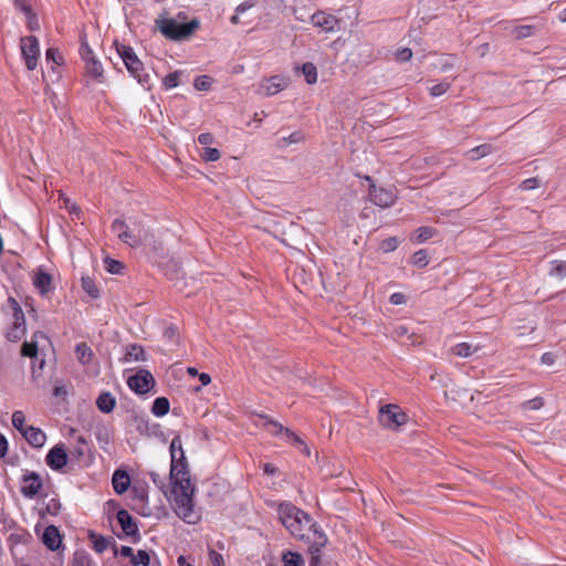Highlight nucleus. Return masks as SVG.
Listing matches in <instances>:
<instances>
[{"instance_id":"obj_52","label":"nucleus","mask_w":566,"mask_h":566,"mask_svg":"<svg viewBox=\"0 0 566 566\" xmlns=\"http://www.w3.org/2000/svg\"><path fill=\"white\" fill-rule=\"evenodd\" d=\"M537 187H538V180L536 178L525 179L521 184V189H523V190H532V189H535Z\"/></svg>"},{"instance_id":"obj_32","label":"nucleus","mask_w":566,"mask_h":566,"mask_svg":"<svg viewBox=\"0 0 566 566\" xmlns=\"http://www.w3.org/2000/svg\"><path fill=\"white\" fill-rule=\"evenodd\" d=\"M534 34V27L532 25H517L512 29V35L515 39H525Z\"/></svg>"},{"instance_id":"obj_29","label":"nucleus","mask_w":566,"mask_h":566,"mask_svg":"<svg viewBox=\"0 0 566 566\" xmlns=\"http://www.w3.org/2000/svg\"><path fill=\"white\" fill-rule=\"evenodd\" d=\"M12 426L17 429L22 436L25 432V429L30 428V426L25 424V416L23 411L17 410L12 413Z\"/></svg>"},{"instance_id":"obj_54","label":"nucleus","mask_w":566,"mask_h":566,"mask_svg":"<svg viewBox=\"0 0 566 566\" xmlns=\"http://www.w3.org/2000/svg\"><path fill=\"white\" fill-rule=\"evenodd\" d=\"M254 1L252 0H248V1H244L242 3H240L237 8H235V12L237 13H241L243 14L244 12H247L248 10L252 9L254 7Z\"/></svg>"},{"instance_id":"obj_9","label":"nucleus","mask_w":566,"mask_h":566,"mask_svg":"<svg viewBox=\"0 0 566 566\" xmlns=\"http://www.w3.org/2000/svg\"><path fill=\"white\" fill-rule=\"evenodd\" d=\"M43 489L42 478L33 471H25L21 478L20 492L25 499H34Z\"/></svg>"},{"instance_id":"obj_58","label":"nucleus","mask_w":566,"mask_h":566,"mask_svg":"<svg viewBox=\"0 0 566 566\" xmlns=\"http://www.w3.org/2000/svg\"><path fill=\"white\" fill-rule=\"evenodd\" d=\"M8 451V441L3 434L0 433V458H3Z\"/></svg>"},{"instance_id":"obj_21","label":"nucleus","mask_w":566,"mask_h":566,"mask_svg":"<svg viewBox=\"0 0 566 566\" xmlns=\"http://www.w3.org/2000/svg\"><path fill=\"white\" fill-rule=\"evenodd\" d=\"M22 437L34 448H42L46 441L45 433L40 428L33 426L25 429Z\"/></svg>"},{"instance_id":"obj_34","label":"nucleus","mask_w":566,"mask_h":566,"mask_svg":"<svg viewBox=\"0 0 566 566\" xmlns=\"http://www.w3.org/2000/svg\"><path fill=\"white\" fill-rule=\"evenodd\" d=\"M144 355H145V352H144L143 347L137 344L130 345L127 350V354H126L127 360H135V361L144 360Z\"/></svg>"},{"instance_id":"obj_20","label":"nucleus","mask_w":566,"mask_h":566,"mask_svg":"<svg viewBox=\"0 0 566 566\" xmlns=\"http://www.w3.org/2000/svg\"><path fill=\"white\" fill-rule=\"evenodd\" d=\"M42 541L49 549L56 551L61 545V535L57 527L54 525L48 526L43 532Z\"/></svg>"},{"instance_id":"obj_23","label":"nucleus","mask_w":566,"mask_h":566,"mask_svg":"<svg viewBox=\"0 0 566 566\" xmlns=\"http://www.w3.org/2000/svg\"><path fill=\"white\" fill-rule=\"evenodd\" d=\"M97 408L104 412L109 413L116 405V399L111 392H103L96 400Z\"/></svg>"},{"instance_id":"obj_43","label":"nucleus","mask_w":566,"mask_h":566,"mask_svg":"<svg viewBox=\"0 0 566 566\" xmlns=\"http://www.w3.org/2000/svg\"><path fill=\"white\" fill-rule=\"evenodd\" d=\"M38 353L36 340L25 342L22 345V355L27 357H35Z\"/></svg>"},{"instance_id":"obj_61","label":"nucleus","mask_w":566,"mask_h":566,"mask_svg":"<svg viewBox=\"0 0 566 566\" xmlns=\"http://www.w3.org/2000/svg\"><path fill=\"white\" fill-rule=\"evenodd\" d=\"M56 55H57V51L55 49L46 50V53H45L46 60H52L53 62L59 64L60 62L56 60Z\"/></svg>"},{"instance_id":"obj_26","label":"nucleus","mask_w":566,"mask_h":566,"mask_svg":"<svg viewBox=\"0 0 566 566\" xmlns=\"http://www.w3.org/2000/svg\"><path fill=\"white\" fill-rule=\"evenodd\" d=\"M283 566H305L304 558L300 553L286 551L282 554Z\"/></svg>"},{"instance_id":"obj_16","label":"nucleus","mask_w":566,"mask_h":566,"mask_svg":"<svg viewBox=\"0 0 566 566\" xmlns=\"http://www.w3.org/2000/svg\"><path fill=\"white\" fill-rule=\"evenodd\" d=\"M265 419V423L264 426L266 427V429L273 433V434H281V433H284L289 441L294 443V444H300L303 447L304 451L310 454L308 452V449L307 447L305 446V443L292 431H290L289 429L284 428L281 423L279 422H275L273 420H270L268 419L266 417H263Z\"/></svg>"},{"instance_id":"obj_18","label":"nucleus","mask_w":566,"mask_h":566,"mask_svg":"<svg viewBox=\"0 0 566 566\" xmlns=\"http://www.w3.org/2000/svg\"><path fill=\"white\" fill-rule=\"evenodd\" d=\"M92 54V51L88 46L82 52L83 57L86 61V71L95 78H101L103 76V65L99 61H97L94 56H88Z\"/></svg>"},{"instance_id":"obj_50","label":"nucleus","mask_w":566,"mask_h":566,"mask_svg":"<svg viewBox=\"0 0 566 566\" xmlns=\"http://www.w3.org/2000/svg\"><path fill=\"white\" fill-rule=\"evenodd\" d=\"M398 247V241L396 238H388L382 241L381 249L386 252L394 251Z\"/></svg>"},{"instance_id":"obj_31","label":"nucleus","mask_w":566,"mask_h":566,"mask_svg":"<svg viewBox=\"0 0 566 566\" xmlns=\"http://www.w3.org/2000/svg\"><path fill=\"white\" fill-rule=\"evenodd\" d=\"M82 287L91 297L97 298L99 296V291L91 277H82Z\"/></svg>"},{"instance_id":"obj_39","label":"nucleus","mask_w":566,"mask_h":566,"mask_svg":"<svg viewBox=\"0 0 566 566\" xmlns=\"http://www.w3.org/2000/svg\"><path fill=\"white\" fill-rule=\"evenodd\" d=\"M450 86H451V84L447 81L438 83L430 87V95L432 97H439V96L443 95L444 93H447L448 90L450 88Z\"/></svg>"},{"instance_id":"obj_63","label":"nucleus","mask_w":566,"mask_h":566,"mask_svg":"<svg viewBox=\"0 0 566 566\" xmlns=\"http://www.w3.org/2000/svg\"><path fill=\"white\" fill-rule=\"evenodd\" d=\"M199 380L202 386H207L208 384H210L211 377L208 374L202 373L199 375Z\"/></svg>"},{"instance_id":"obj_19","label":"nucleus","mask_w":566,"mask_h":566,"mask_svg":"<svg viewBox=\"0 0 566 566\" xmlns=\"http://www.w3.org/2000/svg\"><path fill=\"white\" fill-rule=\"evenodd\" d=\"M112 484L117 494H124L130 485V476L126 471L116 470L113 473Z\"/></svg>"},{"instance_id":"obj_27","label":"nucleus","mask_w":566,"mask_h":566,"mask_svg":"<svg viewBox=\"0 0 566 566\" xmlns=\"http://www.w3.org/2000/svg\"><path fill=\"white\" fill-rule=\"evenodd\" d=\"M492 151H493V148L491 145L483 144V145H480V146H476V147L470 149L467 153V156L471 160H478L480 158H483V157L490 155Z\"/></svg>"},{"instance_id":"obj_40","label":"nucleus","mask_w":566,"mask_h":566,"mask_svg":"<svg viewBox=\"0 0 566 566\" xmlns=\"http://www.w3.org/2000/svg\"><path fill=\"white\" fill-rule=\"evenodd\" d=\"M104 265H105L106 271L112 274H118V273H120V271L123 269V264L119 261H116L111 258H106L104 260Z\"/></svg>"},{"instance_id":"obj_49","label":"nucleus","mask_w":566,"mask_h":566,"mask_svg":"<svg viewBox=\"0 0 566 566\" xmlns=\"http://www.w3.org/2000/svg\"><path fill=\"white\" fill-rule=\"evenodd\" d=\"M209 559L213 566H224L223 556L216 551L209 552Z\"/></svg>"},{"instance_id":"obj_36","label":"nucleus","mask_w":566,"mask_h":566,"mask_svg":"<svg viewBox=\"0 0 566 566\" xmlns=\"http://www.w3.org/2000/svg\"><path fill=\"white\" fill-rule=\"evenodd\" d=\"M436 234V230L431 227H420L416 230V239L418 242H424Z\"/></svg>"},{"instance_id":"obj_6","label":"nucleus","mask_w":566,"mask_h":566,"mask_svg":"<svg viewBox=\"0 0 566 566\" xmlns=\"http://www.w3.org/2000/svg\"><path fill=\"white\" fill-rule=\"evenodd\" d=\"M408 416L400 409L399 406L394 403L385 405L379 410V422L381 426L397 430L400 426L407 422Z\"/></svg>"},{"instance_id":"obj_41","label":"nucleus","mask_w":566,"mask_h":566,"mask_svg":"<svg viewBox=\"0 0 566 566\" xmlns=\"http://www.w3.org/2000/svg\"><path fill=\"white\" fill-rule=\"evenodd\" d=\"M303 139H304V135L302 132H294V133L290 134L287 137H283L282 139H280L279 143L281 146H286L290 144L301 143Z\"/></svg>"},{"instance_id":"obj_55","label":"nucleus","mask_w":566,"mask_h":566,"mask_svg":"<svg viewBox=\"0 0 566 566\" xmlns=\"http://www.w3.org/2000/svg\"><path fill=\"white\" fill-rule=\"evenodd\" d=\"M389 301L394 305H400L406 302V296L402 293H394L390 295Z\"/></svg>"},{"instance_id":"obj_57","label":"nucleus","mask_w":566,"mask_h":566,"mask_svg":"<svg viewBox=\"0 0 566 566\" xmlns=\"http://www.w3.org/2000/svg\"><path fill=\"white\" fill-rule=\"evenodd\" d=\"M13 2L15 4V7L21 9L25 14H30L31 13V8L27 3V0H13Z\"/></svg>"},{"instance_id":"obj_59","label":"nucleus","mask_w":566,"mask_h":566,"mask_svg":"<svg viewBox=\"0 0 566 566\" xmlns=\"http://www.w3.org/2000/svg\"><path fill=\"white\" fill-rule=\"evenodd\" d=\"M119 553L124 557H130V560L133 559V556L135 554L134 549L129 546H122Z\"/></svg>"},{"instance_id":"obj_60","label":"nucleus","mask_w":566,"mask_h":566,"mask_svg":"<svg viewBox=\"0 0 566 566\" xmlns=\"http://www.w3.org/2000/svg\"><path fill=\"white\" fill-rule=\"evenodd\" d=\"M542 363L545 364V365H553L554 364V355L551 354V353H545L542 355V358H541Z\"/></svg>"},{"instance_id":"obj_22","label":"nucleus","mask_w":566,"mask_h":566,"mask_svg":"<svg viewBox=\"0 0 566 566\" xmlns=\"http://www.w3.org/2000/svg\"><path fill=\"white\" fill-rule=\"evenodd\" d=\"M117 521L126 535H134L138 532V527L128 511L119 510L117 512Z\"/></svg>"},{"instance_id":"obj_3","label":"nucleus","mask_w":566,"mask_h":566,"mask_svg":"<svg viewBox=\"0 0 566 566\" xmlns=\"http://www.w3.org/2000/svg\"><path fill=\"white\" fill-rule=\"evenodd\" d=\"M117 51L130 75L147 91L151 90L150 75L145 71L142 61L130 46L120 45Z\"/></svg>"},{"instance_id":"obj_33","label":"nucleus","mask_w":566,"mask_h":566,"mask_svg":"<svg viewBox=\"0 0 566 566\" xmlns=\"http://www.w3.org/2000/svg\"><path fill=\"white\" fill-rule=\"evenodd\" d=\"M302 71L308 84H314L317 82V71L313 63L303 64Z\"/></svg>"},{"instance_id":"obj_48","label":"nucleus","mask_w":566,"mask_h":566,"mask_svg":"<svg viewBox=\"0 0 566 566\" xmlns=\"http://www.w3.org/2000/svg\"><path fill=\"white\" fill-rule=\"evenodd\" d=\"M543 403H544L543 399L537 397V398L525 401L523 407L526 410H537L543 407Z\"/></svg>"},{"instance_id":"obj_11","label":"nucleus","mask_w":566,"mask_h":566,"mask_svg":"<svg viewBox=\"0 0 566 566\" xmlns=\"http://www.w3.org/2000/svg\"><path fill=\"white\" fill-rule=\"evenodd\" d=\"M311 22L315 28L326 33H334L340 29L339 20L325 11H317L311 15Z\"/></svg>"},{"instance_id":"obj_56","label":"nucleus","mask_w":566,"mask_h":566,"mask_svg":"<svg viewBox=\"0 0 566 566\" xmlns=\"http://www.w3.org/2000/svg\"><path fill=\"white\" fill-rule=\"evenodd\" d=\"M27 17H28L29 29L32 31L38 30L40 28V25H39V22H38V19L35 18V15L31 12L30 14H27Z\"/></svg>"},{"instance_id":"obj_38","label":"nucleus","mask_w":566,"mask_h":566,"mask_svg":"<svg viewBox=\"0 0 566 566\" xmlns=\"http://www.w3.org/2000/svg\"><path fill=\"white\" fill-rule=\"evenodd\" d=\"M412 263L419 268H424L428 263V253L426 250H419L412 255Z\"/></svg>"},{"instance_id":"obj_64","label":"nucleus","mask_w":566,"mask_h":566,"mask_svg":"<svg viewBox=\"0 0 566 566\" xmlns=\"http://www.w3.org/2000/svg\"><path fill=\"white\" fill-rule=\"evenodd\" d=\"M65 208L71 212L77 214L78 208L75 203H71L70 200H65Z\"/></svg>"},{"instance_id":"obj_35","label":"nucleus","mask_w":566,"mask_h":566,"mask_svg":"<svg viewBox=\"0 0 566 566\" xmlns=\"http://www.w3.org/2000/svg\"><path fill=\"white\" fill-rule=\"evenodd\" d=\"M132 564L134 566H149L150 565V556L148 552L139 549L136 554H134Z\"/></svg>"},{"instance_id":"obj_46","label":"nucleus","mask_w":566,"mask_h":566,"mask_svg":"<svg viewBox=\"0 0 566 566\" xmlns=\"http://www.w3.org/2000/svg\"><path fill=\"white\" fill-rule=\"evenodd\" d=\"M72 566H95L85 554H75Z\"/></svg>"},{"instance_id":"obj_25","label":"nucleus","mask_w":566,"mask_h":566,"mask_svg":"<svg viewBox=\"0 0 566 566\" xmlns=\"http://www.w3.org/2000/svg\"><path fill=\"white\" fill-rule=\"evenodd\" d=\"M170 403L166 397H158L155 399L151 412L156 417H164L169 412Z\"/></svg>"},{"instance_id":"obj_14","label":"nucleus","mask_w":566,"mask_h":566,"mask_svg":"<svg viewBox=\"0 0 566 566\" xmlns=\"http://www.w3.org/2000/svg\"><path fill=\"white\" fill-rule=\"evenodd\" d=\"M370 200L378 207L387 208L395 203L396 195L391 189L377 188L371 186L369 191Z\"/></svg>"},{"instance_id":"obj_7","label":"nucleus","mask_w":566,"mask_h":566,"mask_svg":"<svg viewBox=\"0 0 566 566\" xmlns=\"http://www.w3.org/2000/svg\"><path fill=\"white\" fill-rule=\"evenodd\" d=\"M8 305L12 312L13 323L12 327L7 334V337L11 342H17L23 336L25 332L24 313L19 303L13 297H9Z\"/></svg>"},{"instance_id":"obj_8","label":"nucleus","mask_w":566,"mask_h":566,"mask_svg":"<svg viewBox=\"0 0 566 566\" xmlns=\"http://www.w3.org/2000/svg\"><path fill=\"white\" fill-rule=\"evenodd\" d=\"M21 54L25 61L28 70L32 71L38 66V60L40 56V44L39 40L33 36H23L20 40Z\"/></svg>"},{"instance_id":"obj_47","label":"nucleus","mask_w":566,"mask_h":566,"mask_svg":"<svg viewBox=\"0 0 566 566\" xmlns=\"http://www.w3.org/2000/svg\"><path fill=\"white\" fill-rule=\"evenodd\" d=\"M411 57H412V51L409 48H402L396 52V60L399 62H407Z\"/></svg>"},{"instance_id":"obj_12","label":"nucleus","mask_w":566,"mask_h":566,"mask_svg":"<svg viewBox=\"0 0 566 566\" xmlns=\"http://www.w3.org/2000/svg\"><path fill=\"white\" fill-rule=\"evenodd\" d=\"M287 86V81L285 77L275 75L264 80L259 88L258 93L264 96L275 95L279 92L283 91Z\"/></svg>"},{"instance_id":"obj_1","label":"nucleus","mask_w":566,"mask_h":566,"mask_svg":"<svg viewBox=\"0 0 566 566\" xmlns=\"http://www.w3.org/2000/svg\"><path fill=\"white\" fill-rule=\"evenodd\" d=\"M169 450L171 488L168 500L179 518L188 524H196L200 520V514L195 507V485L190 480L180 437L172 438Z\"/></svg>"},{"instance_id":"obj_2","label":"nucleus","mask_w":566,"mask_h":566,"mask_svg":"<svg viewBox=\"0 0 566 566\" xmlns=\"http://www.w3.org/2000/svg\"><path fill=\"white\" fill-rule=\"evenodd\" d=\"M281 523L296 538L304 539L311 517L292 503H281L277 509Z\"/></svg>"},{"instance_id":"obj_42","label":"nucleus","mask_w":566,"mask_h":566,"mask_svg":"<svg viewBox=\"0 0 566 566\" xmlns=\"http://www.w3.org/2000/svg\"><path fill=\"white\" fill-rule=\"evenodd\" d=\"M127 228L128 226L120 219H115L112 223V231L117 235L119 240L123 238L125 232H127Z\"/></svg>"},{"instance_id":"obj_37","label":"nucleus","mask_w":566,"mask_h":566,"mask_svg":"<svg viewBox=\"0 0 566 566\" xmlns=\"http://www.w3.org/2000/svg\"><path fill=\"white\" fill-rule=\"evenodd\" d=\"M180 72L176 71V72H172V73H169L168 75H166L163 80V84L165 86L166 90H171L174 87H177L179 85V76H180Z\"/></svg>"},{"instance_id":"obj_24","label":"nucleus","mask_w":566,"mask_h":566,"mask_svg":"<svg viewBox=\"0 0 566 566\" xmlns=\"http://www.w3.org/2000/svg\"><path fill=\"white\" fill-rule=\"evenodd\" d=\"M479 349V346L470 343H459L451 348V353L458 357L467 358L475 354Z\"/></svg>"},{"instance_id":"obj_13","label":"nucleus","mask_w":566,"mask_h":566,"mask_svg":"<svg viewBox=\"0 0 566 566\" xmlns=\"http://www.w3.org/2000/svg\"><path fill=\"white\" fill-rule=\"evenodd\" d=\"M46 464L54 471H60L67 463V453L62 444L54 446L45 457Z\"/></svg>"},{"instance_id":"obj_5","label":"nucleus","mask_w":566,"mask_h":566,"mask_svg":"<svg viewBox=\"0 0 566 566\" xmlns=\"http://www.w3.org/2000/svg\"><path fill=\"white\" fill-rule=\"evenodd\" d=\"M303 541H306L310 544V566H317L321 560V548L327 544L326 534L317 523L311 520L310 524L306 526L305 538Z\"/></svg>"},{"instance_id":"obj_45","label":"nucleus","mask_w":566,"mask_h":566,"mask_svg":"<svg viewBox=\"0 0 566 566\" xmlns=\"http://www.w3.org/2000/svg\"><path fill=\"white\" fill-rule=\"evenodd\" d=\"M220 151L217 148L206 147L201 154V157L206 161H217L220 159Z\"/></svg>"},{"instance_id":"obj_53","label":"nucleus","mask_w":566,"mask_h":566,"mask_svg":"<svg viewBox=\"0 0 566 566\" xmlns=\"http://www.w3.org/2000/svg\"><path fill=\"white\" fill-rule=\"evenodd\" d=\"M198 143L202 146H208L213 143V136L210 133H202L198 136Z\"/></svg>"},{"instance_id":"obj_28","label":"nucleus","mask_w":566,"mask_h":566,"mask_svg":"<svg viewBox=\"0 0 566 566\" xmlns=\"http://www.w3.org/2000/svg\"><path fill=\"white\" fill-rule=\"evenodd\" d=\"M75 353L78 361L83 365L90 363L93 356L92 349L85 343L76 345Z\"/></svg>"},{"instance_id":"obj_30","label":"nucleus","mask_w":566,"mask_h":566,"mask_svg":"<svg viewBox=\"0 0 566 566\" xmlns=\"http://www.w3.org/2000/svg\"><path fill=\"white\" fill-rule=\"evenodd\" d=\"M90 538L92 539L93 548L95 549V552L99 554L105 552L109 545L108 539L102 535H96L92 533L90 535Z\"/></svg>"},{"instance_id":"obj_10","label":"nucleus","mask_w":566,"mask_h":566,"mask_svg":"<svg viewBox=\"0 0 566 566\" xmlns=\"http://www.w3.org/2000/svg\"><path fill=\"white\" fill-rule=\"evenodd\" d=\"M127 385L134 392L145 395L155 386V379L148 370L140 369L128 378Z\"/></svg>"},{"instance_id":"obj_44","label":"nucleus","mask_w":566,"mask_h":566,"mask_svg":"<svg viewBox=\"0 0 566 566\" xmlns=\"http://www.w3.org/2000/svg\"><path fill=\"white\" fill-rule=\"evenodd\" d=\"M211 78L207 75L198 76L195 80L193 86L198 91H207L211 86Z\"/></svg>"},{"instance_id":"obj_17","label":"nucleus","mask_w":566,"mask_h":566,"mask_svg":"<svg viewBox=\"0 0 566 566\" xmlns=\"http://www.w3.org/2000/svg\"><path fill=\"white\" fill-rule=\"evenodd\" d=\"M120 241L132 248H137L149 241V233L146 229L127 228V232H125Z\"/></svg>"},{"instance_id":"obj_4","label":"nucleus","mask_w":566,"mask_h":566,"mask_svg":"<svg viewBox=\"0 0 566 566\" xmlns=\"http://www.w3.org/2000/svg\"><path fill=\"white\" fill-rule=\"evenodd\" d=\"M156 25L166 38L171 40H182L195 32L199 27V22L193 19L190 22L184 23L177 19L163 18L156 20Z\"/></svg>"},{"instance_id":"obj_51","label":"nucleus","mask_w":566,"mask_h":566,"mask_svg":"<svg viewBox=\"0 0 566 566\" xmlns=\"http://www.w3.org/2000/svg\"><path fill=\"white\" fill-rule=\"evenodd\" d=\"M551 273L553 275L564 276L566 274V262H555Z\"/></svg>"},{"instance_id":"obj_15","label":"nucleus","mask_w":566,"mask_h":566,"mask_svg":"<svg viewBox=\"0 0 566 566\" xmlns=\"http://www.w3.org/2000/svg\"><path fill=\"white\" fill-rule=\"evenodd\" d=\"M32 283L41 295H46L53 290L52 276L42 268L35 269L31 274Z\"/></svg>"},{"instance_id":"obj_62","label":"nucleus","mask_w":566,"mask_h":566,"mask_svg":"<svg viewBox=\"0 0 566 566\" xmlns=\"http://www.w3.org/2000/svg\"><path fill=\"white\" fill-rule=\"evenodd\" d=\"M150 478L153 480V482L158 485V486H163L164 485V481L163 479L160 478V475L156 472H151L150 473Z\"/></svg>"}]
</instances>
